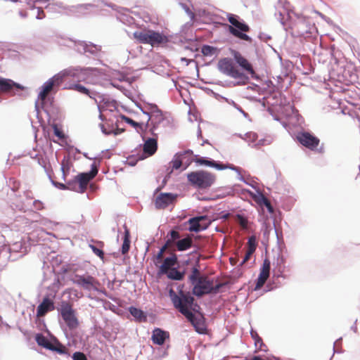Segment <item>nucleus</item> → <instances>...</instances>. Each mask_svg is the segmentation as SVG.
Listing matches in <instances>:
<instances>
[{
    "label": "nucleus",
    "mask_w": 360,
    "mask_h": 360,
    "mask_svg": "<svg viewBox=\"0 0 360 360\" xmlns=\"http://www.w3.org/2000/svg\"><path fill=\"white\" fill-rule=\"evenodd\" d=\"M271 263L268 259H265L263 262L262 266L260 269L259 275L257 278L255 290L260 289L266 283L269 277Z\"/></svg>",
    "instance_id": "16"
},
{
    "label": "nucleus",
    "mask_w": 360,
    "mask_h": 360,
    "mask_svg": "<svg viewBox=\"0 0 360 360\" xmlns=\"http://www.w3.org/2000/svg\"><path fill=\"white\" fill-rule=\"evenodd\" d=\"M130 314L139 321H146V316L142 310L134 307H130L129 309Z\"/></svg>",
    "instance_id": "33"
},
{
    "label": "nucleus",
    "mask_w": 360,
    "mask_h": 360,
    "mask_svg": "<svg viewBox=\"0 0 360 360\" xmlns=\"http://www.w3.org/2000/svg\"><path fill=\"white\" fill-rule=\"evenodd\" d=\"M188 182L194 187L205 189L210 187L215 181V176L208 172L200 170L187 174Z\"/></svg>",
    "instance_id": "6"
},
{
    "label": "nucleus",
    "mask_w": 360,
    "mask_h": 360,
    "mask_svg": "<svg viewBox=\"0 0 360 360\" xmlns=\"http://www.w3.org/2000/svg\"><path fill=\"white\" fill-rule=\"evenodd\" d=\"M54 309L53 303L51 300L46 298V312L49 311H51Z\"/></svg>",
    "instance_id": "47"
},
{
    "label": "nucleus",
    "mask_w": 360,
    "mask_h": 360,
    "mask_svg": "<svg viewBox=\"0 0 360 360\" xmlns=\"http://www.w3.org/2000/svg\"><path fill=\"white\" fill-rule=\"evenodd\" d=\"M193 245L192 235H188L187 237L180 239L176 242V246L179 251H184L191 248Z\"/></svg>",
    "instance_id": "26"
},
{
    "label": "nucleus",
    "mask_w": 360,
    "mask_h": 360,
    "mask_svg": "<svg viewBox=\"0 0 360 360\" xmlns=\"http://www.w3.org/2000/svg\"><path fill=\"white\" fill-rule=\"evenodd\" d=\"M49 179H51V181L53 182V184H55L56 186H57L60 189H66V188L75 189L74 188L72 187V183H71V182H68L67 185H65L62 183L57 184L54 181L53 177L51 176V174H49Z\"/></svg>",
    "instance_id": "39"
},
{
    "label": "nucleus",
    "mask_w": 360,
    "mask_h": 360,
    "mask_svg": "<svg viewBox=\"0 0 360 360\" xmlns=\"http://www.w3.org/2000/svg\"><path fill=\"white\" fill-rule=\"evenodd\" d=\"M217 48L209 45H203L201 48V52L205 56H211L217 52Z\"/></svg>",
    "instance_id": "36"
},
{
    "label": "nucleus",
    "mask_w": 360,
    "mask_h": 360,
    "mask_svg": "<svg viewBox=\"0 0 360 360\" xmlns=\"http://www.w3.org/2000/svg\"><path fill=\"white\" fill-rule=\"evenodd\" d=\"M195 162H196L198 165H206V166H209V167H215L218 169H226V168H231L232 169H233V167H228V166H226L224 165H221V164H218L216 162L213 161V160H206V159H204L201 157H200L199 155H194V158H193V160Z\"/></svg>",
    "instance_id": "19"
},
{
    "label": "nucleus",
    "mask_w": 360,
    "mask_h": 360,
    "mask_svg": "<svg viewBox=\"0 0 360 360\" xmlns=\"http://www.w3.org/2000/svg\"><path fill=\"white\" fill-rule=\"evenodd\" d=\"M72 359L73 360H87L86 355L80 352H75Z\"/></svg>",
    "instance_id": "42"
},
{
    "label": "nucleus",
    "mask_w": 360,
    "mask_h": 360,
    "mask_svg": "<svg viewBox=\"0 0 360 360\" xmlns=\"http://www.w3.org/2000/svg\"><path fill=\"white\" fill-rule=\"evenodd\" d=\"M169 297L174 307L183 315L191 316L190 311H195L197 304H194V297L188 292L180 290L176 293L172 289L169 290Z\"/></svg>",
    "instance_id": "4"
},
{
    "label": "nucleus",
    "mask_w": 360,
    "mask_h": 360,
    "mask_svg": "<svg viewBox=\"0 0 360 360\" xmlns=\"http://www.w3.org/2000/svg\"><path fill=\"white\" fill-rule=\"evenodd\" d=\"M46 234L51 235V233L49 232H48L47 231H46Z\"/></svg>",
    "instance_id": "53"
},
{
    "label": "nucleus",
    "mask_w": 360,
    "mask_h": 360,
    "mask_svg": "<svg viewBox=\"0 0 360 360\" xmlns=\"http://www.w3.org/2000/svg\"><path fill=\"white\" fill-rule=\"evenodd\" d=\"M133 37L139 43L158 47L168 43V37L162 33L150 29H142L133 33Z\"/></svg>",
    "instance_id": "3"
},
{
    "label": "nucleus",
    "mask_w": 360,
    "mask_h": 360,
    "mask_svg": "<svg viewBox=\"0 0 360 360\" xmlns=\"http://www.w3.org/2000/svg\"><path fill=\"white\" fill-rule=\"evenodd\" d=\"M248 250H250V252H254L256 250V240L254 236H251L249 238L248 241Z\"/></svg>",
    "instance_id": "41"
},
{
    "label": "nucleus",
    "mask_w": 360,
    "mask_h": 360,
    "mask_svg": "<svg viewBox=\"0 0 360 360\" xmlns=\"http://www.w3.org/2000/svg\"><path fill=\"white\" fill-rule=\"evenodd\" d=\"M250 197L260 207L263 206V203L267 198L263 195V193L259 191H257L256 193H250Z\"/></svg>",
    "instance_id": "34"
},
{
    "label": "nucleus",
    "mask_w": 360,
    "mask_h": 360,
    "mask_svg": "<svg viewBox=\"0 0 360 360\" xmlns=\"http://www.w3.org/2000/svg\"><path fill=\"white\" fill-rule=\"evenodd\" d=\"M190 315L186 314L184 316L191 322L195 330L199 333H204L206 331L205 319L200 314L195 315L190 311Z\"/></svg>",
    "instance_id": "14"
},
{
    "label": "nucleus",
    "mask_w": 360,
    "mask_h": 360,
    "mask_svg": "<svg viewBox=\"0 0 360 360\" xmlns=\"http://www.w3.org/2000/svg\"><path fill=\"white\" fill-rule=\"evenodd\" d=\"M167 240L172 245L176 240H180V233L176 230H172L167 236Z\"/></svg>",
    "instance_id": "37"
},
{
    "label": "nucleus",
    "mask_w": 360,
    "mask_h": 360,
    "mask_svg": "<svg viewBox=\"0 0 360 360\" xmlns=\"http://www.w3.org/2000/svg\"><path fill=\"white\" fill-rule=\"evenodd\" d=\"M73 283L84 290H96L98 281L90 275H75Z\"/></svg>",
    "instance_id": "11"
},
{
    "label": "nucleus",
    "mask_w": 360,
    "mask_h": 360,
    "mask_svg": "<svg viewBox=\"0 0 360 360\" xmlns=\"http://www.w3.org/2000/svg\"><path fill=\"white\" fill-rule=\"evenodd\" d=\"M253 254V252H250V250H247L246 251V253H245V255L243 259V262H242V264H245V262H247L249 259H250V256Z\"/></svg>",
    "instance_id": "49"
},
{
    "label": "nucleus",
    "mask_w": 360,
    "mask_h": 360,
    "mask_svg": "<svg viewBox=\"0 0 360 360\" xmlns=\"http://www.w3.org/2000/svg\"><path fill=\"white\" fill-rule=\"evenodd\" d=\"M146 108L147 111L143 112L147 115L146 129L153 136H157L159 129L165 121V116L155 104H148Z\"/></svg>",
    "instance_id": "5"
},
{
    "label": "nucleus",
    "mask_w": 360,
    "mask_h": 360,
    "mask_svg": "<svg viewBox=\"0 0 360 360\" xmlns=\"http://www.w3.org/2000/svg\"><path fill=\"white\" fill-rule=\"evenodd\" d=\"M251 335L255 340V345L256 347L255 352L267 351L266 345L263 342L262 338L258 335V334L256 332H252Z\"/></svg>",
    "instance_id": "29"
},
{
    "label": "nucleus",
    "mask_w": 360,
    "mask_h": 360,
    "mask_svg": "<svg viewBox=\"0 0 360 360\" xmlns=\"http://www.w3.org/2000/svg\"><path fill=\"white\" fill-rule=\"evenodd\" d=\"M157 136L150 138L143 144V152L148 155H153L157 150Z\"/></svg>",
    "instance_id": "23"
},
{
    "label": "nucleus",
    "mask_w": 360,
    "mask_h": 360,
    "mask_svg": "<svg viewBox=\"0 0 360 360\" xmlns=\"http://www.w3.org/2000/svg\"><path fill=\"white\" fill-rule=\"evenodd\" d=\"M190 162L186 163V165L185 167V169L189 165Z\"/></svg>",
    "instance_id": "52"
},
{
    "label": "nucleus",
    "mask_w": 360,
    "mask_h": 360,
    "mask_svg": "<svg viewBox=\"0 0 360 360\" xmlns=\"http://www.w3.org/2000/svg\"><path fill=\"white\" fill-rule=\"evenodd\" d=\"M52 225H54L55 226H57L58 224H53L51 221H46V229L49 228H52Z\"/></svg>",
    "instance_id": "50"
},
{
    "label": "nucleus",
    "mask_w": 360,
    "mask_h": 360,
    "mask_svg": "<svg viewBox=\"0 0 360 360\" xmlns=\"http://www.w3.org/2000/svg\"><path fill=\"white\" fill-rule=\"evenodd\" d=\"M172 246V244L170 243V241L166 240L165 245L160 249V252H162L163 253L165 252L167 248Z\"/></svg>",
    "instance_id": "48"
},
{
    "label": "nucleus",
    "mask_w": 360,
    "mask_h": 360,
    "mask_svg": "<svg viewBox=\"0 0 360 360\" xmlns=\"http://www.w3.org/2000/svg\"><path fill=\"white\" fill-rule=\"evenodd\" d=\"M41 127H42L43 130H45V126H44L43 124H41Z\"/></svg>",
    "instance_id": "51"
},
{
    "label": "nucleus",
    "mask_w": 360,
    "mask_h": 360,
    "mask_svg": "<svg viewBox=\"0 0 360 360\" xmlns=\"http://www.w3.org/2000/svg\"><path fill=\"white\" fill-rule=\"evenodd\" d=\"M45 315V298L43 299L41 304L38 307L37 310V321L39 323L41 321V317Z\"/></svg>",
    "instance_id": "38"
},
{
    "label": "nucleus",
    "mask_w": 360,
    "mask_h": 360,
    "mask_svg": "<svg viewBox=\"0 0 360 360\" xmlns=\"http://www.w3.org/2000/svg\"><path fill=\"white\" fill-rule=\"evenodd\" d=\"M177 264V257L173 254L171 257H166L162 265L160 266V274L167 273L168 270L172 269V266Z\"/></svg>",
    "instance_id": "21"
},
{
    "label": "nucleus",
    "mask_w": 360,
    "mask_h": 360,
    "mask_svg": "<svg viewBox=\"0 0 360 360\" xmlns=\"http://www.w3.org/2000/svg\"><path fill=\"white\" fill-rule=\"evenodd\" d=\"M297 139L298 141L304 147L311 150L317 151L319 153L323 152V147L319 148L320 140L318 137L311 134L309 132H302L297 134Z\"/></svg>",
    "instance_id": "8"
},
{
    "label": "nucleus",
    "mask_w": 360,
    "mask_h": 360,
    "mask_svg": "<svg viewBox=\"0 0 360 360\" xmlns=\"http://www.w3.org/2000/svg\"><path fill=\"white\" fill-rule=\"evenodd\" d=\"M164 253L162 252H158V253L153 257V262L157 266L160 264L163 259Z\"/></svg>",
    "instance_id": "43"
},
{
    "label": "nucleus",
    "mask_w": 360,
    "mask_h": 360,
    "mask_svg": "<svg viewBox=\"0 0 360 360\" xmlns=\"http://www.w3.org/2000/svg\"><path fill=\"white\" fill-rule=\"evenodd\" d=\"M123 120L125 121V122H127V123L131 124L132 127H134L138 131L146 130V124H144L143 123L136 122L134 120H133L132 119L125 117V116H123Z\"/></svg>",
    "instance_id": "35"
},
{
    "label": "nucleus",
    "mask_w": 360,
    "mask_h": 360,
    "mask_svg": "<svg viewBox=\"0 0 360 360\" xmlns=\"http://www.w3.org/2000/svg\"><path fill=\"white\" fill-rule=\"evenodd\" d=\"M233 57L237 63L243 68L244 70L248 71L250 74H254L255 71L251 65V64L248 62V60L244 58L239 52L235 51L233 53Z\"/></svg>",
    "instance_id": "20"
},
{
    "label": "nucleus",
    "mask_w": 360,
    "mask_h": 360,
    "mask_svg": "<svg viewBox=\"0 0 360 360\" xmlns=\"http://www.w3.org/2000/svg\"><path fill=\"white\" fill-rule=\"evenodd\" d=\"M192 153L191 151L187 150L183 153L176 154L174 159L170 162V165L173 169H178L184 163V160L187 155H190Z\"/></svg>",
    "instance_id": "25"
},
{
    "label": "nucleus",
    "mask_w": 360,
    "mask_h": 360,
    "mask_svg": "<svg viewBox=\"0 0 360 360\" xmlns=\"http://www.w3.org/2000/svg\"><path fill=\"white\" fill-rule=\"evenodd\" d=\"M218 69L220 72L233 78L237 79L240 77V73L234 66L231 58H224L219 60L218 62Z\"/></svg>",
    "instance_id": "10"
},
{
    "label": "nucleus",
    "mask_w": 360,
    "mask_h": 360,
    "mask_svg": "<svg viewBox=\"0 0 360 360\" xmlns=\"http://www.w3.org/2000/svg\"><path fill=\"white\" fill-rule=\"evenodd\" d=\"M188 224L190 225L188 231L191 232H199L208 228L211 224V221L207 216L203 215L189 219Z\"/></svg>",
    "instance_id": "13"
},
{
    "label": "nucleus",
    "mask_w": 360,
    "mask_h": 360,
    "mask_svg": "<svg viewBox=\"0 0 360 360\" xmlns=\"http://www.w3.org/2000/svg\"><path fill=\"white\" fill-rule=\"evenodd\" d=\"M46 349L57 352L60 354L68 353L66 347L62 345L56 338L53 337L46 330Z\"/></svg>",
    "instance_id": "15"
},
{
    "label": "nucleus",
    "mask_w": 360,
    "mask_h": 360,
    "mask_svg": "<svg viewBox=\"0 0 360 360\" xmlns=\"http://www.w3.org/2000/svg\"><path fill=\"white\" fill-rule=\"evenodd\" d=\"M61 316L70 328L73 329L77 327L78 320L75 316V311L69 303H65L62 305Z\"/></svg>",
    "instance_id": "12"
},
{
    "label": "nucleus",
    "mask_w": 360,
    "mask_h": 360,
    "mask_svg": "<svg viewBox=\"0 0 360 360\" xmlns=\"http://www.w3.org/2000/svg\"><path fill=\"white\" fill-rule=\"evenodd\" d=\"M36 341L39 345L45 347V337L42 334H37L36 335Z\"/></svg>",
    "instance_id": "44"
},
{
    "label": "nucleus",
    "mask_w": 360,
    "mask_h": 360,
    "mask_svg": "<svg viewBox=\"0 0 360 360\" xmlns=\"http://www.w3.org/2000/svg\"><path fill=\"white\" fill-rule=\"evenodd\" d=\"M162 274H166L168 278L174 281H181L184 276V273L178 271L176 268H172L168 270L167 273H163Z\"/></svg>",
    "instance_id": "31"
},
{
    "label": "nucleus",
    "mask_w": 360,
    "mask_h": 360,
    "mask_svg": "<svg viewBox=\"0 0 360 360\" xmlns=\"http://www.w3.org/2000/svg\"><path fill=\"white\" fill-rule=\"evenodd\" d=\"M69 81L65 89L76 91L82 94L92 98V94L88 88L84 86L81 82L85 84L91 83L90 75L87 70L78 68H69L56 75L46 82V96L55 87H58L63 81Z\"/></svg>",
    "instance_id": "1"
},
{
    "label": "nucleus",
    "mask_w": 360,
    "mask_h": 360,
    "mask_svg": "<svg viewBox=\"0 0 360 360\" xmlns=\"http://www.w3.org/2000/svg\"><path fill=\"white\" fill-rule=\"evenodd\" d=\"M188 280L193 285V293L197 297L207 294H217L224 283L214 284V280L207 275H201L198 266L192 269Z\"/></svg>",
    "instance_id": "2"
},
{
    "label": "nucleus",
    "mask_w": 360,
    "mask_h": 360,
    "mask_svg": "<svg viewBox=\"0 0 360 360\" xmlns=\"http://www.w3.org/2000/svg\"><path fill=\"white\" fill-rule=\"evenodd\" d=\"M237 221L243 229H247L248 221V219L241 214H237Z\"/></svg>",
    "instance_id": "40"
},
{
    "label": "nucleus",
    "mask_w": 360,
    "mask_h": 360,
    "mask_svg": "<svg viewBox=\"0 0 360 360\" xmlns=\"http://www.w3.org/2000/svg\"><path fill=\"white\" fill-rule=\"evenodd\" d=\"M176 195L169 193L160 194L155 199V207L158 209H165L167 206L172 204L176 199Z\"/></svg>",
    "instance_id": "17"
},
{
    "label": "nucleus",
    "mask_w": 360,
    "mask_h": 360,
    "mask_svg": "<svg viewBox=\"0 0 360 360\" xmlns=\"http://www.w3.org/2000/svg\"><path fill=\"white\" fill-rule=\"evenodd\" d=\"M72 162L68 158H64L61 162V170L63 172V178L65 179L66 176L69 174Z\"/></svg>",
    "instance_id": "32"
},
{
    "label": "nucleus",
    "mask_w": 360,
    "mask_h": 360,
    "mask_svg": "<svg viewBox=\"0 0 360 360\" xmlns=\"http://www.w3.org/2000/svg\"><path fill=\"white\" fill-rule=\"evenodd\" d=\"M124 240L122 245V254L125 255L128 253L130 248V232L126 225H124Z\"/></svg>",
    "instance_id": "27"
},
{
    "label": "nucleus",
    "mask_w": 360,
    "mask_h": 360,
    "mask_svg": "<svg viewBox=\"0 0 360 360\" xmlns=\"http://www.w3.org/2000/svg\"><path fill=\"white\" fill-rule=\"evenodd\" d=\"M45 104V85L41 86V91L39 95V100L35 103V110L37 112V117L39 119H42L41 111L44 108Z\"/></svg>",
    "instance_id": "22"
},
{
    "label": "nucleus",
    "mask_w": 360,
    "mask_h": 360,
    "mask_svg": "<svg viewBox=\"0 0 360 360\" xmlns=\"http://www.w3.org/2000/svg\"><path fill=\"white\" fill-rule=\"evenodd\" d=\"M169 338V333L161 328H156L153 330L151 340L158 345H162L167 339Z\"/></svg>",
    "instance_id": "18"
},
{
    "label": "nucleus",
    "mask_w": 360,
    "mask_h": 360,
    "mask_svg": "<svg viewBox=\"0 0 360 360\" xmlns=\"http://www.w3.org/2000/svg\"><path fill=\"white\" fill-rule=\"evenodd\" d=\"M228 20L231 24L229 26V31L232 35L240 39L252 42L251 37L245 33L248 32L250 30L248 25L239 21L238 16L233 14H229Z\"/></svg>",
    "instance_id": "7"
},
{
    "label": "nucleus",
    "mask_w": 360,
    "mask_h": 360,
    "mask_svg": "<svg viewBox=\"0 0 360 360\" xmlns=\"http://www.w3.org/2000/svg\"><path fill=\"white\" fill-rule=\"evenodd\" d=\"M51 127L53 131L54 135L59 141H65L66 140V135L63 131V126L60 124L53 123Z\"/></svg>",
    "instance_id": "28"
},
{
    "label": "nucleus",
    "mask_w": 360,
    "mask_h": 360,
    "mask_svg": "<svg viewBox=\"0 0 360 360\" xmlns=\"http://www.w3.org/2000/svg\"><path fill=\"white\" fill-rule=\"evenodd\" d=\"M14 87L18 89H23L20 84L14 82L11 79L0 77V89L2 91L8 92Z\"/></svg>",
    "instance_id": "24"
},
{
    "label": "nucleus",
    "mask_w": 360,
    "mask_h": 360,
    "mask_svg": "<svg viewBox=\"0 0 360 360\" xmlns=\"http://www.w3.org/2000/svg\"><path fill=\"white\" fill-rule=\"evenodd\" d=\"M245 139L248 140L249 141H255L257 139V135L255 132H248L245 134Z\"/></svg>",
    "instance_id": "45"
},
{
    "label": "nucleus",
    "mask_w": 360,
    "mask_h": 360,
    "mask_svg": "<svg viewBox=\"0 0 360 360\" xmlns=\"http://www.w3.org/2000/svg\"><path fill=\"white\" fill-rule=\"evenodd\" d=\"M98 174V169L96 165H93L91 169L89 172L81 173L76 177V181L79 184L78 189L77 191L79 193H84L86 190L88 184Z\"/></svg>",
    "instance_id": "9"
},
{
    "label": "nucleus",
    "mask_w": 360,
    "mask_h": 360,
    "mask_svg": "<svg viewBox=\"0 0 360 360\" xmlns=\"http://www.w3.org/2000/svg\"><path fill=\"white\" fill-rule=\"evenodd\" d=\"M263 206H265L267 208V210L269 213L272 214L274 213V207H272L269 200L266 198V200L263 203Z\"/></svg>",
    "instance_id": "46"
},
{
    "label": "nucleus",
    "mask_w": 360,
    "mask_h": 360,
    "mask_svg": "<svg viewBox=\"0 0 360 360\" xmlns=\"http://www.w3.org/2000/svg\"><path fill=\"white\" fill-rule=\"evenodd\" d=\"M96 243V245L89 244V247L91 249L93 252L97 255L99 258H101L102 260L104 259V252L103 251L102 248L104 246V243L102 241H95Z\"/></svg>",
    "instance_id": "30"
}]
</instances>
